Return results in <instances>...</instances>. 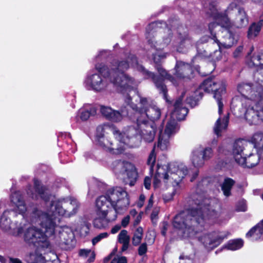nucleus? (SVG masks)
Instances as JSON below:
<instances>
[{
    "mask_svg": "<svg viewBox=\"0 0 263 263\" xmlns=\"http://www.w3.org/2000/svg\"><path fill=\"white\" fill-rule=\"evenodd\" d=\"M128 92L124 95V100L126 103L136 112L137 119L138 117L147 121L149 119L152 122L155 123L161 116V110L153 102H149V100L139 96L140 102L138 105L133 103L132 98Z\"/></svg>",
    "mask_w": 263,
    "mask_h": 263,
    "instance_id": "obj_10",
    "label": "nucleus"
},
{
    "mask_svg": "<svg viewBox=\"0 0 263 263\" xmlns=\"http://www.w3.org/2000/svg\"><path fill=\"white\" fill-rule=\"evenodd\" d=\"M255 3L263 4V0H253Z\"/></svg>",
    "mask_w": 263,
    "mask_h": 263,
    "instance_id": "obj_61",
    "label": "nucleus"
},
{
    "mask_svg": "<svg viewBox=\"0 0 263 263\" xmlns=\"http://www.w3.org/2000/svg\"><path fill=\"white\" fill-rule=\"evenodd\" d=\"M143 231L141 227H138L134 233L132 243L134 246H138L141 241Z\"/></svg>",
    "mask_w": 263,
    "mask_h": 263,
    "instance_id": "obj_37",
    "label": "nucleus"
},
{
    "mask_svg": "<svg viewBox=\"0 0 263 263\" xmlns=\"http://www.w3.org/2000/svg\"><path fill=\"white\" fill-rule=\"evenodd\" d=\"M180 259H184V256L183 255H180L179 257Z\"/></svg>",
    "mask_w": 263,
    "mask_h": 263,
    "instance_id": "obj_64",
    "label": "nucleus"
},
{
    "mask_svg": "<svg viewBox=\"0 0 263 263\" xmlns=\"http://www.w3.org/2000/svg\"><path fill=\"white\" fill-rule=\"evenodd\" d=\"M246 237L252 241L263 239V220L252 228L246 234Z\"/></svg>",
    "mask_w": 263,
    "mask_h": 263,
    "instance_id": "obj_26",
    "label": "nucleus"
},
{
    "mask_svg": "<svg viewBox=\"0 0 263 263\" xmlns=\"http://www.w3.org/2000/svg\"><path fill=\"white\" fill-rule=\"evenodd\" d=\"M108 236V234L107 232H103L100 233L97 236L95 237L92 240V243L93 245H95L98 242H99L103 238L107 237Z\"/></svg>",
    "mask_w": 263,
    "mask_h": 263,
    "instance_id": "obj_42",
    "label": "nucleus"
},
{
    "mask_svg": "<svg viewBox=\"0 0 263 263\" xmlns=\"http://www.w3.org/2000/svg\"><path fill=\"white\" fill-rule=\"evenodd\" d=\"M40 226L44 229V232L35 227L28 228L24 236L25 242L33 244L38 249L48 248L50 243L47 237H53L60 244L72 245L74 236L72 230L66 226L59 227L56 218H50L47 215L41 214Z\"/></svg>",
    "mask_w": 263,
    "mask_h": 263,
    "instance_id": "obj_5",
    "label": "nucleus"
},
{
    "mask_svg": "<svg viewBox=\"0 0 263 263\" xmlns=\"http://www.w3.org/2000/svg\"><path fill=\"white\" fill-rule=\"evenodd\" d=\"M122 247L121 250H122V252H124L128 249V246H129V242H126V243H122Z\"/></svg>",
    "mask_w": 263,
    "mask_h": 263,
    "instance_id": "obj_54",
    "label": "nucleus"
},
{
    "mask_svg": "<svg viewBox=\"0 0 263 263\" xmlns=\"http://www.w3.org/2000/svg\"><path fill=\"white\" fill-rule=\"evenodd\" d=\"M137 124L138 129L135 127L137 130L136 136L140 139L137 135L138 132L140 135L141 138L144 142L147 143L153 142L155 137L156 132V125L155 123H149L148 121L138 117L137 119ZM132 127H133V126ZM139 140L141 142L140 139H139ZM140 143L141 142L139 145Z\"/></svg>",
    "mask_w": 263,
    "mask_h": 263,
    "instance_id": "obj_15",
    "label": "nucleus"
},
{
    "mask_svg": "<svg viewBox=\"0 0 263 263\" xmlns=\"http://www.w3.org/2000/svg\"><path fill=\"white\" fill-rule=\"evenodd\" d=\"M204 11L212 17L216 22L209 24V28L211 35V39L216 43L219 50L214 51L212 57L216 61L221 59L222 48H229L235 44L238 39L237 35L231 30L232 23L227 17L231 11L235 7L234 4L228 7L224 12H220L215 2L202 1Z\"/></svg>",
    "mask_w": 263,
    "mask_h": 263,
    "instance_id": "obj_4",
    "label": "nucleus"
},
{
    "mask_svg": "<svg viewBox=\"0 0 263 263\" xmlns=\"http://www.w3.org/2000/svg\"><path fill=\"white\" fill-rule=\"evenodd\" d=\"M178 24L177 20H170L167 24L159 21L151 23L147 29L148 31L151 28H155V31L151 30L147 33L146 38L151 49H148L147 54L148 58L157 64L156 68L160 77L145 70L138 64L136 57L129 54L125 59L114 60L109 67L102 63L96 64L95 69L97 72L90 71L84 81L86 89L96 92L104 91L108 87V80L117 91L126 94L138 85V83L133 78L125 73L130 67H133L142 72L146 78H152L156 86L168 102L167 90L163 81L168 80L175 85L176 83L174 78L158 64L167 56V53L162 50L170 44L173 47L172 51L182 52L183 47L191 43L187 29L182 25L175 28Z\"/></svg>",
    "mask_w": 263,
    "mask_h": 263,
    "instance_id": "obj_1",
    "label": "nucleus"
},
{
    "mask_svg": "<svg viewBox=\"0 0 263 263\" xmlns=\"http://www.w3.org/2000/svg\"><path fill=\"white\" fill-rule=\"evenodd\" d=\"M98 183L97 180L95 179H92V180L89 181L88 182V186H89V191L88 194H89L90 193V190L91 189L93 188V186L96 185L98 186Z\"/></svg>",
    "mask_w": 263,
    "mask_h": 263,
    "instance_id": "obj_47",
    "label": "nucleus"
},
{
    "mask_svg": "<svg viewBox=\"0 0 263 263\" xmlns=\"http://www.w3.org/2000/svg\"><path fill=\"white\" fill-rule=\"evenodd\" d=\"M170 138V137L163 134L162 129H160L157 147L162 151L166 150L169 146Z\"/></svg>",
    "mask_w": 263,
    "mask_h": 263,
    "instance_id": "obj_33",
    "label": "nucleus"
},
{
    "mask_svg": "<svg viewBox=\"0 0 263 263\" xmlns=\"http://www.w3.org/2000/svg\"><path fill=\"white\" fill-rule=\"evenodd\" d=\"M116 259V263H127L126 258L124 256H121L118 258H115Z\"/></svg>",
    "mask_w": 263,
    "mask_h": 263,
    "instance_id": "obj_50",
    "label": "nucleus"
},
{
    "mask_svg": "<svg viewBox=\"0 0 263 263\" xmlns=\"http://www.w3.org/2000/svg\"><path fill=\"white\" fill-rule=\"evenodd\" d=\"M25 260L27 263H60L57 254L52 252L43 256L42 253L35 251L26 255ZM0 261L2 263H22L19 259L11 257L4 258L1 255H0Z\"/></svg>",
    "mask_w": 263,
    "mask_h": 263,
    "instance_id": "obj_11",
    "label": "nucleus"
},
{
    "mask_svg": "<svg viewBox=\"0 0 263 263\" xmlns=\"http://www.w3.org/2000/svg\"><path fill=\"white\" fill-rule=\"evenodd\" d=\"M100 111L107 119L114 122L122 121L124 117L128 115L127 109L122 108L120 111H118L112 109L110 107L105 106H101Z\"/></svg>",
    "mask_w": 263,
    "mask_h": 263,
    "instance_id": "obj_21",
    "label": "nucleus"
},
{
    "mask_svg": "<svg viewBox=\"0 0 263 263\" xmlns=\"http://www.w3.org/2000/svg\"><path fill=\"white\" fill-rule=\"evenodd\" d=\"M260 109H261V121H263V104H262L260 107Z\"/></svg>",
    "mask_w": 263,
    "mask_h": 263,
    "instance_id": "obj_60",
    "label": "nucleus"
},
{
    "mask_svg": "<svg viewBox=\"0 0 263 263\" xmlns=\"http://www.w3.org/2000/svg\"><path fill=\"white\" fill-rule=\"evenodd\" d=\"M248 64L251 67H255L257 69H263V52L254 53Z\"/></svg>",
    "mask_w": 263,
    "mask_h": 263,
    "instance_id": "obj_28",
    "label": "nucleus"
},
{
    "mask_svg": "<svg viewBox=\"0 0 263 263\" xmlns=\"http://www.w3.org/2000/svg\"><path fill=\"white\" fill-rule=\"evenodd\" d=\"M111 169L119 178L127 179V182L133 186L137 179L138 174L135 166L127 161L117 160L111 164Z\"/></svg>",
    "mask_w": 263,
    "mask_h": 263,
    "instance_id": "obj_12",
    "label": "nucleus"
},
{
    "mask_svg": "<svg viewBox=\"0 0 263 263\" xmlns=\"http://www.w3.org/2000/svg\"><path fill=\"white\" fill-rule=\"evenodd\" d=\"M235 184V181L230 178H226L221 185L224 195L228 197L231 195V189Z\"/></svg>",
    "mask_w": 263,
    "mask_h": 263,
    "instance_id": "obj_34",
    "label": "nucleus"
},
{
    "mask_svg": "<svg viewBox=\"0 0 263 263\" xmlns=\"http://www.w3.org/2000/svg\"><path fill=\"white\" fill-rule=\"evenodd\" d=\"M243 245V241L241 239L229 240L226 247L230 250L235 251L240 249Z\"/></svg>",
    "mask_w": 263,
    "mask_h": 263,
    "instance_id": "obj_36",
    "label": "nucleus"
},
{
    "mask_svg": "<svg viewBox=\"0 0 263 263\" xmlns=\"http://www.w3.org/2000/svg\"><path fill=\"white\" fill-rule=\"evenodd\" d=\"M260 101H252L246 99L242 101V114L249 124H257L261 121V112Z\"/></svg>",
    "mask_w": 263,
    "mask_h": 263,
    "instance_id": "obj_13",
    "label": "nucleus"
},
{
    "mask_svg": "<svg viewBox=\"0 0 263 263\" xmlns=\"http://www.w3.org/2000/svg\"><path fill=\"white\" fill-rule=\"evenodd\" d=\"M210 92L214 91V97L217 100L218 106V113L220 116L222 112L223 103L221 102L222 96L226 93V84L224 81H219L216 82L212 79H208L204 81L200 85L199 88L194 92V96L187 98L186 100V103L191 106H194L197 102L203 96V92Z\"/></svg>",
    "mask_w": 263,
    "mask_h": 263,
    "instance_id": "obj_9",
    "label": "nucleus"
},
{
    "mask_svg": "<svg viewBox=\"0 0 263 263\" xmlns=\"http://www.w3.org/2000/svg\"><path fill=\"white\" fill-rule=\"evenodd\" d=\"M110 259V256H108V257H107V258H105V260H107V261H108V260H109Z\"/></svg>",
    "mask_w": 263,
    "mask_h": 263,
    "instance_id": "obj_63",
    "label": "nucleus"
},
{
    "mask_svg": "<svg viewBox=\"0 0 263 263\" xmlns=\"http://www.w3.org/2000/svg\"><path fill=\"white\" fill-rule=\"evenodd\" d=\"M144 185L147 190H149L151 186V179L149 177H145L144 180Z\"/></svg>",
    "mask_w": 263,
    "mask_h": 263,
    "instance_id": "obj_46",
    "label": "nucleus"
},
{
    "mask_svg": "<svg viewBox=\"0 0 263 263\" xmlns=\"http://www.w3.org/2000/svg\"><path fill=\"white\" fill-rule=\"evenodd\" d=\"M6 200L2 199L0 200V209L6 206Z\"/></svg>",
    "mask_w": 263,
    "mask_h": 263,
    "instance_id": "obj_56",
    "label": "nucleus"
},
{
    "mask_svg": "<svg viewBox=\"0 0 263 263\" xmlns=\"http://www.w3.org/2000/svg\"><path fill=\"white\" fill-rule=\"evenodd\" d=\"M262 81L253 83H241L237 86L238 91L242 96L241 102L246 99L252 101L263 100Z\"/></svg>",
    "mask_w": 263,
    "mask_h": 263,
    "instance_id": "obj_14",
    "label": "nucleus"
},
{
    "mask_svg": "<svg viewBox=\"0 0 263 263\" xmlns=\"http://www.w3.org/2000/svg\"><path fill=\"white\" fill-rule=\"evenodd\" d=\"M189 172L190 171L187 167L183 164L170 163L163 166L158 164L153 182L154 187H158L161 181L165 183H170L173 186V191L170 194L163 195V199L165 202L172 200L174 196L179 192L181 189L180 183Z\"/></svg>",
    "mask_w": 263,
    "mask_h": 263,
    "instance_id": "obj_6",
    "label": "nucleus"
},
{
    "mask_svg": "<svg viewBox=\"0 0 263 263\" xmlns=\"http://www.w3.org/2000/svg\"><path fill=\"white\" fill-rule=\"evenodd\" d=\"M184 92L182 93L181 96L176 100L174 104V110L172 114V118H176L177 120L184 119L188 113V109L182 106V101L184 97Z\"/></svg>",
    "mask_w": 263,
    "mask_h": 263,
    "instance_id": "obj_25",
    "label": "nucleus"
},
{
    "mask_svg": "<svg viewBox=\"0 0 263 263\" xmlns=\"http://www.w3.org/2000/svg\"><path fill=\"white\" fill-rule=\"evenodd\" d=\"M82 229L84 230L85 233H87L88 231V228L87 227V226L84 225L83 226H82Z\"/></svg>",
    "mask_w": 263,
    "mask_h": 263,
    "instance_id": "obj_59",
    "label": "nucleus"
},
{
    "mask_svg": "<svg viewBox=\"0 0 263 263\" xmlns=\"http://www.w3.org/2000/svg\"><path fill=\"white\" fill-rule=\"evenodd\" d=\"M262 26L263 20H260L257 23H252L248 29V38L250 39H252L256 37L259 34Z\"/></svg>",
    "mask_w": 263,
    "mask_h": 263,
    "instance_id": "obj_31",
    "label": "nucleus"
},
{
    "mask_svg": "<svg viewBox=\"0 0 263 263\" xmlns=\"http://www.w3.org/2000/svg\"><path fill=\"white\" fill-rule=\"evenodd\" d=\"M250 142L254 144V147L258 148H263V133H257L254 134L250 139Z\"/></svg>",
    "mask_w": 263,
    "mask_h": 263,
    "instance_id": "obj_35",
    "label": "nucleus"
},
{
    "mask_svg": "<svg viewBox=\"0 0 263 263\" xmlns=\"http://www.w3.org/2000/svg\"><path fill=\"white\" fill-rule=\"evenodd\" d=\"M34 191L33 192L30 186L27 190V194L32 199H41L46 202L50 201V208L47 212L41 210H35L32 215L31 221L32 223L40 225L41 213L42 214L47 215L50 218H56L57 223L60 221L57 215L64 217H70L78 212L80 207V203L78 200L73 197H66L55 199V197L50 193L48 189L40 183V181L36 179H34Z\"/></svg>",
    "mask_w": 263,
    "mask_h": 263,
    "instance_id": "obj_3",
    "label": "nucleus"
},
{
    "mask_svg": "<svg viewBox=\"0 0 263 263\" xmlns=\"http://www.w3.org/2000/svg\"><path fill=\"white\" fill-rule=\"evenodd\" d=\"M153 195H152L148 200V204L146 207V210H148V209H151L153 206Z\"/></svg>",
    "mask_w": 263,
    "mask_h": 263,
    "instance_id": "obj_53",
    "label": "nucleus"
},
{
    "mask_svg": "<svg viewBox=\"0 0 263 263\" xmlns=\"http://www.w3.org/2000/svg\"><path fill=\"white\" fill-rule=\"evenodd\" d=\"M213 155V150L210 147H199L194 149L192 153L191 160L195 167H202L205 161L211 159Z\"/></svg>",
    "mask_w": 263,
    "mask_h": 263,
    "instance_id": "obj_17",
    "label": "nucleus"
},
{
    "mask_svg": "<svg viewBox=\"0 0 263 263\" xmlns=\"http://www.w3.org/2000/svg\"><path fill=\"white\" fill-rule=\"evenodd\" d=\"M179 129L177 123L175 119H170L166 124L164 133L163 134L171 137Z\"/></svg>",
    "mask_w": 263,
    "mask_h": 263,
    "instance_id": "obj_32",
    "label": "nucleus"
},
{
    "mask_svg": "<svg viewBox=\"0 0 263 263\" xmlns=\"http://www.w3.org/2000/svg\"><path fill=\"white\" fill-rule=\"evenodd\" d=\"M11 201L15 206L13 211L21 215L22 218H24L27 208L21 193L20 191L13 193L11 196Z\"/></svg>",
    "mask_w": 263,
    "mask_h": 263,
    "instance_id": "obj_23",
    "label": "nucleus"
},
{
    "mask_svg": "<svg viewBox=\"0 0 263 263\" xmlns=\"http://www.w3.org/2000/svg\"><path fill=\"white\" fill-rule=\"evenodd\" d=\"M129 204L127 192L122 187L118 186L109 189L105 195L100 196L96 201V206L114 210L117 215L125 211Z\"/></svg>",
    "mask_w": 263,
    "mask_h": 263,
    "instance_id": "obj_8",
    "label": "nucleus"
},
{
    "mask_svg": "<svg viewBox=\"0 0 263 263\" xmlns=\"http://www.w3.org/2000/svg\"><path fill=\"white\" fill-rule=\"evenodd\" d=\"M129 236L127 235L126 230H122L118 235V240L121 243L129 242Z\"/></svg>",
    "mask_w": 263,
    "mask_h": 263,
    "instance_id": "obj_41",
    "label": "nucleus"
},
{
    "mask_svg": "<svg viewBox=\"0 0 263 263\" xmlns=\"http://www.w3.org/2000/svg\"><path fill=\"white\" fill-rule=\"evenodd\" d=\"M229 123L228 114L224 116L223 118L221 116L217 120L214 127V133L218 136H221V133L223 130L227 129Z\"/></svg>",
    "mask_w": 263,
    "mask_h": 263,
    "instance_id": "obj_27",
    "label": "nucleus"
},
{
    "mask_svg": "<svg viewBox=\"0 0 263 263\" xmlns=\"http://www.w3.org/2000/svg\"><path fill=\"white\" fill-rule=\"evenodd\" d=\"M227 238V235L221 232H213L203 234L199 237V240L208 249H213L217 247L222 241Z\"/></svg>",
    "mask_w": 263,
    "mask_h": 263,
    "instance_id": "obj_20",
    "label": "nucleus"
},
{
    "mask_svg": "<svg viewBox=\"0 0 263 263\" xmlns=\"http://www.w3.org/2000/svg\"><path fill=\"white\" fill-rule=\"evenodd\" d=\"M248 142L243 139L236 140L233 144L232 153L235 161L238 164H244L243 150Z\"/></svg>",
    "mask_w": 263,
    "mask_h": 263,
    "instance_id": "obj_22",
    "label": "nucleus"
},
{
    "mask_svg": "<svg viewBox=\"0 0 263 263\" xmlns=\"http://www.w3.org/2000/svg\"><path fill=\"white\" fill-rule=\"evenodd\" d=\"M147 245L145 243H142L138 249V254L142 256L145 254L147 252Z\"/></svg>",
    "mask_w": 263,
    "mask_h": 263,
    "instance_id": "obj_45",
    "label": "nucleus"
},
{
    "mask_svg": "<svg viewBox=\"0 0 263 263\" xmlns=\"http://www.w3.org/2000/svg\"><path fill=\"white\" fill-rule=\"evenodd\" d=\"M110 263H116V259H114Z\"/></svg>",
    "mask_w": 263,
    "mask_h": 263,
    "instance_id": "obj_62",
    "label": "nucleus"
},
{
    "mask_svg": "<svg viewBox=\"0 0 263 263\" xmlns=\"http://www.w3.org/2000/svg\"><path fill=\"white\" fill-rule=\"evenodd\" d=\"M11 212V211L8 210H6L3 212L0 217L1 228L4 231L8 232L9 234L10 233L12 235L15 236H19L23 233L24 230L25 229L26 230L24 232L25 234L27 229L29 227H32V226L26 227L25 224L22 226V223H21L19 227L11 230L10 225L11 220L9 217Z\"/></svg>",
    "mask_w": 263,
    "mask_h": 263,
    "instance_id": "obj_19",
    "label": "nucleus"
},
{
    "mask_svg": "<svg viewBox=\"0 0 263 263\" xmlns=\"http://www.w3.org/2000/svg\"><path fill=\"white\" fill-rule=\"evenodd\" d=\"M121 228V227L119 224L115 226L111 230V232L112 234L117 233Z\"/></svg>",
    "mask_w": 263,
    "mask_h": 263,
    "instance_id": "obj_52",
    "label": "nucleus"
},
{
    "mask_svg": "<svg viewBox=\"0 0 263 263\" xmlns=\"http://www.w3.org/2000/svg\"><path fill=\"white\" fill-rule=\"evenodd\" d=\"M158 214V210H155V211H154L152 214H151V217L153 219H154L157 215Z\"/></svg>",
    "mask_w": 263,
    "mask_h": 263,
    "instance_id": "obj_57",
    "label": "nucleus"
},
{
    "mask_svg": "<svg viewBox=\"0 0 263 263\" xmlns=\"http://www.w3.org/2000/svg\"><path fill=\"white\" fill-rule=\"evenodd\" d=\"M97 217L93 220L95 227L102 229L107 226L109 222L115 221L117 217L114 210H108L103 208L96 206Z\"/></svg>",
    "mask_w": 263,
    "mask_h": 263,
    "instance_id": "obj_16",
    "label": "nucleus"
},
{
    "mask_svg": "<svg viewBox=\"0 0 263 263\" xmlns=\"http://www.w3.org/2000/svg\"><path fill=\"white\" fill-rule=\"evenodd\" d=\"M79 254L80 256L83 257H87L89 255H90V257L88 260L89 262H91L95 259V254L89 249H81L80 250Z\"/></svg>",
    "mask_w": 263,
    "mask_h": 263,
    "instance_id": "obj_40",
    "label": "nucleus"
},
{
    "mask_svg": "<svg viewBox=\"0 0 263 263\" xmlns=\"http://www.w3.org/2000/svg\"><path fill=\"white\" fill-rule=\"evenodd\" d=\"M145 199V197L144 195L141 194L139 198V200L137 202V205L139 208H141L144 204V202Z\"/></svg>",
    "mask_w": 263,
    "mask_h": 263,
    "instance_id": "obj_49",
    "label": "nucleus"
},
{
    "mask_svg": "<svg viewBox=\"0 0 263 263\" xmlns=\"http://www.w3.org/2000/svg\"><path fill=\"white\" fill-rule=\"evenodd\" d=\"M156 146L155 145L154 148L149 154L147 161V164L149 166L150 172L153 171V168L156 162V155L155 153V148Z\"/></svg>",
    "mask_w": 263,
    "mask_h": 263,
    "instance_id": "obj_39",
    "label": "nucleus"
},
{
    "mask_svg": "<svg viewBox=\"0 0 263 263\" xmlns=\"http://www.w3.org/2000/svg\"><path fill=\"white\" fill-rule=\"evenodd\" d=\"M105 126L104 125H101L98 126L97 128L95 141H99L101 142V144H103L104 140H106L104 135ZM103 144L104 143H103Z\"/></svg>",
    "mask_w": 263,
    "mask_h": 263,
    "instance_id": "obj_38",
    "label": "nucleus"
},
{
    "mask_svg": "<svg viewBox=\"0 0 263 263\" xmlns=\"http://www.w3.org/2000/svg\"><path fill=\"white\" fill-rule=\"evenodd\" d=\"M109 53L108 50H103L100 51L96 57V61H99L102 59L105 58L106 55Z\"/></svg>",
    "mask_w": 263,
    "mask_h": 263,
    "instance_id": "obj_44",
    "label": "nucleus"
},
{
    "mask_svg": "<svg viewBox=\"0 0 263 263\" xmlns=\"http://www.w3.org/2000/svg\"><path fill=\"white\" fill-rule=\"evenodd\" d=\"M129 222V216H127L126 217H125L122 220V226L123 227H126L128 223Z\"/></svg>",
    "mask_w": 263,
    "mask_h": 263,
    "instance_id": "obj_51",
    "label": "nucleus"
},
{
    "mask_svg": "<svg viewBox=\"0 0 263 263\" xmlns=\"http://www.w3.org/2000/svg\"><path fill=\"white\" fill-rule=\"evenodd\" d=\"M79 112L81 119L83 121H86L90 116H93L96 114L97 109L93 106L87 105L81 108Z\"/></svg>",
    "mask_w": 263,
    "mask_h": 263,
    "instance_id": "obj_30",
    "label": "nucleus"
},
{
    "mask_svg": "<svg viewBox=\"0 0 263 263\" xmlns=\"http://www.w3.org/2000/svg\"><path fill=\"white\" fill-rule=\"evenodd\" d=\"M258 152L260 157V158L263 160V147L259 149L258 150Z\"/></svg>",
    "mask_w": 263,
    "mask_h": 263,
    "instance_id": "obj_58",
    "label": "nucleus"
},
{
    "mask_svg": "<svg viewBox=\"0 0 263 263\" xmlns=\"http://www.w3.org/2000/svg\"><path fill=\"white\" fill-rule=\"evenodd\" d=\"M243 159L245 161V163L239 164L244 167L252 168L258 164L259 160L261 158L257 152V153L250 154L248 157L243 156Z\"/></svg>",
    "mask_w": 263,
    "mask_h": 263,
    "instance_id": "obj_29",
    "label": "nucleus"
},
{
    "mask_svg": "<svg viewBox=\"0 0 263 263\" xmlns=\"http://www.w3.org/2000/svg\"><path fill=\"white\" fill-rule=\"evenodd\" d=\"M198 175V171H196L192 175V176L191 178V181H193L196 178V177H197V176Z\"/></svg>",
    "mask_w": 263,
    "mask_h": 263,
    "instance_id": "obj_55",
    "label": "nucleus"
},
{
    "mask_svg": "<svg viewBox=\"0 0 263 263\" xmlns=\"http://www.w3.org/2000/svg\"><path fill=\"white\" fill-rule=\"evenodd\" d=\"M169 227H170V225L168 223V222H166V221H163L161 223V234L163 236H166V232H167Z\"/></svg>",
    "mask_w": 263,
    "mask_h": 263,
    "instance_id": "obj_43",
    "label": "nucleus"
},
{
    "mask_svg": "<svg viewBox=\"0 0 263 263\" xmlns=\"http://www.w3.org/2000/svg\"><path fill=\"white\" fill-rule=\"evenodd\" d=\"M175 70V77L179 79H190L193 74L191 66L181 61L177 62Z\"/></svg>",
    "mask_w": 263,
    "mask_h": 263,
    "instance_id": "obj_24",
    "label": "nucleus"
},
{
    "mask_svg": "<svg viewBox=\"0 0 263 263\" xmlns=\"http://www.w3.org/2000/svg\"><path fill=\"white\" fill-rule=\"evenodd\" d=\"M206 182L203 179L197 186L196 193L192 195L189 200V207L177 215L173 221V226L178 229L184 238H193L202 230L208 220L218 221L220 215L216 211L220 207L215 199L203 198L202 183Z\"/></svg>",
    "mask_w": 263,
    "mask_h": 263,
    "instance_id": "obj_2",
    "label": "nucleus"
},
{
    "mask_svg": "<svg viewBox=\"0 0 263 263\" xmlns=\"http://www.w3.org/2000/svg\"><path fill=\"white\" fill-rule=\"evenodd\" d=\"M232 4H234L235 7L231 11L230 14L227 15L232 23L231 28L234 26L237 28H241L246 26L248 23V17L246 11L242 8H237L234 3L230 4L228 7Z\"/></svg>",
    "mask_w": 263,
    "mask_h": 263,
    "instance_id": "obj_18",
    "label": "nucleus"
},
{
    "mask_svg": "<svg viewBox=\"0 0 263 263\" xmlns=\"http://www.w3.org/2000/svg\"><path fill=\"white\" fill-rule=\"evenodd\" d=\"M243 50V46H238L234 52V56L235 58L238 57Z\"/></svg>",
    "mask_w": 263,
    "mask_h": 263,
    "instance_id": "obj_48",
    "label": "nucleus"
},
{
    "mask_svg": "<svg viewBox=\"0 0 263 263\" xmlns=\"http://www.w3.org/2000/svg\"><path fill=\"white\" fill-rule=\"evenodd\" d=\"M111 130L115 138L119 141V145L114 146L112 141L105 137V139L101 144L99 141H96V144L104 150L113 154H119L127 147L135 148L139 146L140 141L136 136L137 130L133 127H128L123 133H121L116 127H112Z\"/></svg>",
    "mask_w": 263,
    "mask_h": 263,
    "instance_id": "obj_7",
    "label": "nucleus"
}]
</instances>
